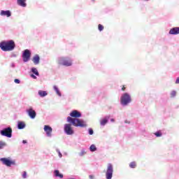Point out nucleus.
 <instances>
[{
    "instance_id": "a19ab883",
    "label": "nucleus",
    "mask_w": 179,
    "mask_h": 179,
    "mask_svg": "<svg viewBox=\"0 0 179 179\" xmlns=\"http://www.w3.org/2000/svg\"><path fill=\"white\" fill-rule=\"evenodd\" d=\"M145 1H149V0H145Z\"/></svg>"
},
{
    "instance_id": "473e14b6",
    "label": "nucleus",
    "mask_w": 179,
    "mask_h": 179,
    "mask_svg": "<svg viewBox=\"0 0 179 179\" xmlns=\"http://www.w3.org/2000/svg\"><path fill=\"white\" fill-rule=\"evenodd\" d=\"M89 178L90 179H94V175H90Z\"/></svg>"
},
{
    "instance_id": "4c0bfd02",
    "label": "nucleus",
    "mask_w": 179,
    "mask_h": 179,
    "mask_svg": "<svg viewBox=\"0 0 179 179\" xmlns=\"http://www.w3.org/2000/svg\"><path fill=\"white\" fill-rule=\"evenodd\" d=\"M22 143H27V141H26V140H24V141H22Z\"/></svg>"
},
{
    "instance_id": "2f4dec72",
    "label": "nucleus",
    "mask_w": 179,
    "mask_h": 179,
    "mask_svg": "<svg viewBox=\"0 0 179 179\" xmlns=\"http://www.w3.org/2000/svg\"><path fill=\"white\" fill-rule=\"evenodd\" d=\"M89 134H90V135H92V134H93V129H89Z\"/></svg>"
},
{
    "instance_id": "e433bc0d",
    "label": "nucleus",
    "mask_w": 179,
    "mask_h": 179,
    "mask_svg": "<svg viewBox=\"0 0 179 179\" xmlns=\"http://www.w3.org/2000/svg\"><path fill=\"white\" fill-rule=\"evenodd\" d=\"M59 157H62V154H61V152H59Z\"/></svg>"
},
{
    "instance_id": "6ab92c4d",
    "label": "nucleus",
    "mask_w": 179,
    "mask_h": 179,
    "mask_svg": "<svg viewBox=\"0 0 179 179\" xmlns=\"http://www.w3.org/2000/svg\"><path fill=\"white\" fill-rule=\"evenodd\" d=\"M107 122H108V119H103L102 120H101L100 124L102 126H104V125H106V124H107Z\"/></svg>"
},
{
    "instance_id": "393cba45",
    "label": "nucleus",
    "mask_w": 179,
    "mask_h": 179,
    "mask_svg": "<svg viewBox=\"0 0 179 179\" xmlns=\"http://www.w3.org/2000/svg\"><path fill=\"white\" fill-rule=\"evenodd\" d=\"M155 136H157V138H159V137H160V136H162V132H160V131H157L156 133H155Z\"/></svg>"
},
{
    "instance_id": "b1692460",
    "label": "nucleus",
    "mask_w": 179,
    "mask_h": 179,
    "mask_svg": "<svg viewBox=\"0 0 179 179\" xmlns=\"http://www.w3.org/2000/svg\"><path fill=\"white\" fill-rule=\"evenodd\" d=\"M98 29L99 31H103V30H104V27L101 24H99L98 25Z\"/></svg>"
},
{
    "instance_id": "20e7f679",
    "label": "nucleus",
    "mask_w": 179,
    "mask_h": 179,
    "mask_svg": "<svg viewBox=\"0 0 179 179\" xmlns=\"http://www.w3.org/2000/svg\"><path fill=\"white\" fill-rule=\"evenodd\" d=\"M120 102L122 106H127L131 103V96L128 93H124L120 98Z\"/></svg>"
},
{
    "instance_id": "f8f14e48",
    "label": "nucleus",
    "mask_w": 179,
    "mask_h": 179,
    "mask_svg": "<svg viewBox=\"0 0 179 179\" xmlns=\"http://www.w3.org/2000/svg\"><path fill=\"white\" fill-rule=\"evenodd\" d=\"M0 15L1 16H6L7 17H10V16H12V13L10 10H1Z\"/></svg>"
},
{
    "instance_id": "ea45409f",
    "label": "nucleus",
    "mask_w": 179,
    "mask_h": 179,
    "mask_svg": "<svg viewBox=\"0 0 179 179\" xmlns=\"http://www.w3.org/2000/svg\"><path fill=\"white\" fill-rule=\"evenodd\" d=\"M92 2H94V1H96V0H92Z\"/></svg>"
},
{
    "instance_id": "f3484780",
    "label": "nucleus",
    "mask_w": 179,
    "mask_h": 179,
    "mask_svg": "<svg viewBox=\"0 0 179 179\" xmlns=\"http://www.w3.org/2000/svg\"><path fill=\"white\" fill-rule=\"evenodd\" d=\"M55 177H59V178H64V175H62V173H59V171L58 170L55 171Z\"/></svg>"
},
{
    "instance_id": "cd10ccee",
    "label": "nucleus",
    "mask_w": 179,
    "mask_h": 179,
    "mask_svg": "<svg viewBox=\"0 0 179 179\" xmlns=\"http://www.w3.org/2000/svg\"><path fill=\"white\" fill-rule=\"evenodd\" d=\"M26 177H27V173L26 171H24V173L22 174V178H26Z\"/></svg>"
},
{
    "instance_id": "4be33fe9",
    "label": "nucleus",
    "mask_w": 179,
    "mask_h": 179,
    "mask_svg": "<svg viewBox=\"0 0 179 179\" xmlns=\"http://www.w3.org/2000/svg\"><path fill=\"white\" fill-rule=\"evenodd\" d=\"M31 71L33 72V73H34L35 75H36V76H38L39 73H38V71H37V69L36 68H32Z\"/></svg>"
},
{
    "instance_id": "a211bd4d",
    "label": "nucleus",
    "mask_w": 179,
    "mask_h": 179,
    "mask_svg": "<svg viewBox=\"0 0 179 179\" xmlns=\"http://www.w3.org/2000/svg\"><path fill=\"white\" fill-rule=\"evenodd\" d=\"M38 94L41 97H45L47 96V92L40 90L38 91Z\"/></svg>"
},
{
    "instance_id": "dca6fc26",
    "label": "nucleus",
    "mask_w": 179,
    "mask_h": 179,
    "mask_svg": "<svg viewBox=\"0 0 179 179\" xmlns=\"http://www.w3.org/2000/svg\"><path fill=\"white\" fill-rule=\"evenodd\" d=\"M26 127V124L24 122H18V129H23Z\"/></svg>"
},
{
    "instance_id": "7ed1b4c3",
    "label": "nucleus",
    "mask_w": 179,
    "mask_h": 179,
    "mask_svg": "<svg viewBox=\"0 0 179 179\" xmlns=\"http://www.w3.org/2000/svg\"><path fill=\"white\" fill-rule=\"evenodd\" d=\"M58 64L64 66H72V59L69 57H61L58 60Z\"/></svg>"
},
{
    "instance_id": "58836bf2",
    "label": "nucleus",
    "mask_w": 179,
    "mask_h": 179,
    "mask_svg": "<svg viewBox=\"0 0 179 179\" xmlns=\"http://www.w3.org/2000/svg\"><path fill=\"white\" fill-rule=\"evenodd\" d=\"M111 122H114V121H115L114 119H111L110 120Z\"/></svg>"
},
{
    "instance_id": "f03ea898",
    "label": "nucleus",
    "mask_w": 179,
    "mask_h": 179,
    "mask_svg": "<svg viewBox=\"0 0 179 179\" xmlns=\"http://www.w3.org/2000/svg\"><path fill=\"white\" fill-rule=\"evenodd\" d=\"M15 47H16V44H15V41L13 40L7 41H4L0 43V48L2 51H13V50H15Z\"/></svg>"
},
{
    "instance_id": "72a5a7b5",
    "label": "nucleus",
    "mask_w": 179,
    "mask_h": 179,
    "mask_svg": "<svg viewBox=\"0 0 179 179\" xmlns=\"http://www.w3.org/2000/svg\"><path fill=\"white\" fill-rule=\"evenodd\" d=\"M57 94H58V96H61V92H59V90L58 91H56Z\"/></svg>"
},
{
    "instance_id": "7c9ffc66",
    "label": "nucleus",
    "mask_w": 179,
    "mask_h": 179,
    "mask_svg": "<svg viewBox=\"0 0 179 179\" xmlns=\"http://www.w3.org/2000/svg\"><path fill=\"white\" fill-rule=\"evenodd\" d=\"M53 87H54V90H55V92H57L59 90H58V87L55 85Z\"/></svg>"
},
{
    "instance_id": "1a4fd4ad",
    "label": "nucleus",
    "mask_w": 179,
    "mask_h": 179,
    "mask_svg": "<svg viewBox=\"0 0 179 179\" xmlns=\"http://www.w3.org/2000/svg\"><path fill=\"white\" fill-rule=\"evenodd\" d=\"M64 132L66 134V135H73L74 131L71 124H66L64 125Z\"/></svg>"
},
{
    "instance_id": "9b49d317",
    "label": "nucleus",
    "mask_w": 179,
    "mask_h": 179,
    "mask_svg": "<svg viewBox=\"0 0 179 179\" xmlns=\"http://www.w3.org/2000/svg\"><path fill=\"white\" fill-rule=\"evenodd\" d=\"M27 113H28L30 118H32V120L36 118V115H37V114L36 113V110H33V108H31L27 110Z\"/></svg>"
},
{
    "instance_id": "f257e3e1",
    "label": "nucleus",
    "mask_w": 179,
    "mask_h": 179,
    "mask_svg": "<svg viewBox=\"0 0 179 179\" xmlns=\"http://www.w3.org/2000/svg\"><path fill=\"white\" fill-rule=\"evenodd\" d=\"M70 115L72 117H68L67 122H70V124H72V125H73L74 127H80L81 128L86 127V124H85V122H83V120L78 119L82 117V114L80 113V112L78 111L77 110H74L70 113Z\"/></svg>"
},
{
    "instance_id": "bb28decb",
    "label": "nucleus",
    "mask_w": 179,
    "mask_h": 179,
    "mask_svg": "<svg viewBox=\"0 0 179 179\" xmlns=\"http://www.w3.org/2000/svg\"><path fill=\"white\" fill-rule=\"evenodd\" d=\"M87 152L85 150H82L80 153V156H84V155H86Z\"/></svg>"
},
{
    "instance_id": "39448f33",
    "label": "nucleus",
    "mask_w": 179,
    "mask_h": 179,
    "mask_svg": "<svg viewBox=\"0 0 179 179\" xmlns=\"http://www.w3.org/2000/svg\"><path fill=\"white\" fill-rule=\"evenodd\" d=\"M1 135H2V136H6L7 138H12V128L8 127L1 130Z\"/></svg>"
},
{
    "instance_id": "ddd939ff",
    "label": "nucleus",
    "mask_w": 179,
    "mask_h": 179,
    "mask_svg": "<svg viewBox=\"0 0 179 179\" xmlns=\"http://www.w3.org/2000/svg\"><path fill=\"white\" fill-rule=\"evenodd\" d=\"M169 34L177 35L179 34V27H173L170 29Z\"/></svg>"
},
{
    "instance_id": "a878e982",
    "label": "nucleus",
    "mask_w": 179,
    "mask_h": 179,
    "mask_svg": "<svg viewBox=\"0 0 179 179\" xmlns=\"http://www.w3.org/2000/svg\"><path fill=\"white\" fill-rule=\"evenodd\" d=\"M177 94V92L172 91L171 93V97H176V95Z\"/></svg>"
},
{
    "instance_id": "f704fd0d",
    "label": "nucleus",
    "mask_w": 179,
    "mask_h": 179,
    "mask_svg": "<svg viewBox=\"0 0 179 179\" xmlns=\"http://www.w3.org/2000/svg\"><path fill=\"white\" fill-rule=\"evenodd\" d=\"M176 85H178V83H179V77L176 79Z\"/></svg>"
},
{
    "instance_id": "5701e85b",
    "label": "nucleus",
    "mask_w": 179,
    "mask_h": 179,
    "mask_svg": "<svg viewBox=\"0 0 179 179\" xmlns=\"http://www.w3.org/2000/svg\"><path fill=\"white\" fill-rule=\"evenodd\" d=\"M6 145V143L3 141H0V149H3Z\"/></svg>"
},
{
    "instance_id": "6e6552de",
    "label": "nucleus",
    "mask_w": 179,
    "mask_h": 179,
    "mask_svg": "<svg viewBox=\"0 0 179 179\" xmlns=\"http://www.w3.org/2000/svg\"><path fill=\"white\" fill-rule=\"evenodd\" d=\"M30 57H31V52L29 50H25L22 54V59L24 62H27L30 60Z\"/></svg>"
},
{
    "instance_id": "412c9836",
    "label": "nucleus",
    "mask_w": 179,
    "mask_h": 179,
    "mask_svg": "<svg viewBox=\"0 0 179 179\" xmlns=\"http://www.w3.org/2000/svg\"><path fill=\"white\" fill-rule=\"evenodd\" d=\"M90 150L91 152H96V150H97V148H96V145H92L90 147Z\"/></svg>"
},
{
    "instance_id": "9d476101",
    "label": "nucleus",
    "mask_w": 179,
    "mask_h": 179,
    "mask_svg": "<svg viewBox=\"0 0 179 179\" xmlns=\"http://www.w3.org/2000/svg\"><path fill=\"white\" fill-rule=\"evenodd\" d=\"M44 131L46 132L47 136L51 137L52 134V128L50 127L49 125H45L44 126Z\"/></svg>"
},
{
    "instance_id": "4468645a",
    "label": "nucleus",
    "mask_w": 179,
    "mask_h": 179,
    "mask_svg": "<svg viewBox=\"0 0 179 179\" xmlns=\"http://www.w3.org/2000/svg\"><path fill=\"white\" fill-rule=\"evenodd\" d=\"M32 61L35 65H38V64H40V56H38V55H36L33 57Z\"/></svg>"
},
{
    "instance_id": "aec40b11",
    "label": "nucleus",
    "mask_w": 179,
    "mask_h": 179,
    "mask_svg": "<svg viewBox=\"0 0 179 179\" xmlns=\"http://www.w3.org/2000/svg\"><path fill=\"white\" fill-rule=\"evenodd\" d=\"M129 167L131 169H135L136 167V162H132L129 164Z\"/></svg>"
},
{
    "instance_id": "423d86ee",
    "label": "nucleus",
    "mask_w": 179,
    "mask_h": 179,
    "mask_svg": "<svg viewBox=\"0 0 179 179\" xmlns=\"http://www.w3.org/2000/svg\"><path fill=\"white\" fill-rule=\"evenodd\" d=\"M0 161L7 167L15 165V161L10 160V158H1Z\"/></svg>"
},
{
    "instance_id": "c9c22d12",
    "label": "nucleus",
    "mask_w": 179,
    "mask_h": 179,
    "mask_svg": "<svg viewBox=\"0 0 179 179\" xmlns=\"http://www.w3.org/2000/svg\"><path fill=\"white\" fill-rule=\"evenodd\" d=\"M122 92H124V91H125V86H124V85L122 86Z\"/></svg>"
},
{
    "instance_id": "c756f323",
    "label": "nucleus",
    "mask_w": 179,
    "mask_h": 179,
    "mask_svg": "<svg viewBox=\"0 0 179 179\" xmlns=\"http://www.w3.org/2000/svg\"><path fill=\"white\" fill-rule=\"evenodd\" d=\"M31 78H33V79H37V77L34 74H31Z\"/></svg>"
},
{
    "instance_id": "2eb2a0df",
    "label": "nucleus",
    "mask_w": 179,
    "mask_h": 179,
    "mask_svg": "<svg viewBox=\"0 0 179 179\" xmlns=\"http://www.w3.org/2000/svg\"><path fill=\"white\" fill-rule=\"evenodd\" d=\"M17 5L22 6V8H26L27 4L26 3V0H17Z\"/></svg>"
},
{
    "instance_id": "c85d7f7f",
    "label": "nucleus",
    "mask_w": 179,
    "mask_h": 179,
    "mask_svg": "<svg viewBox=\"0 0 179 179\" xmlns=\"http://www.w3.org/2000/svg\"><path fill=\"white\" fill-rule=\"evenodd\" d=\"M14 82H15V83L19 84V83H20V80H19V79H15V80H14Z\"/></svg>"
},
{
    "instance_id": "0eeeda50",
    "label": "nucleus",
    "mask_w": 179,
    "mask_h": 179,
    "mask_svg": "<svg viewBox=\"0 0 179 179\" xmlns=\"http://www.w3.org/2000/svg\"><path fill=\"white\" fill-rule=\"evenodd\" d=\"M113 164H108V168H107V170H106V179L113 178Z\"/></svg>"
}]
</instances>
